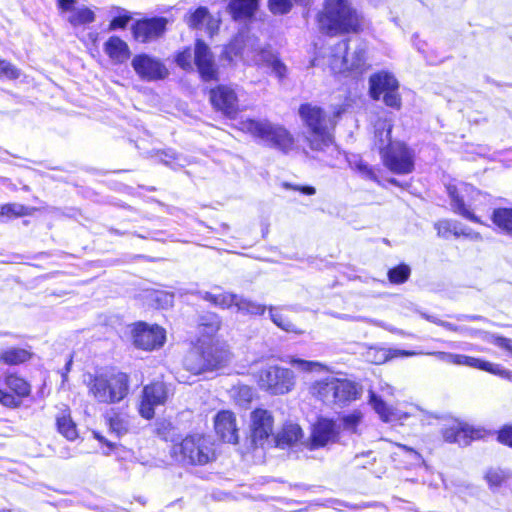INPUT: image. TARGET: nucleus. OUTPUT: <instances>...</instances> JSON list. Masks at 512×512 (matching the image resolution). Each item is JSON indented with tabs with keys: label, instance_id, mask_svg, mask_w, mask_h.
<instances>
[{
	"label": "nucleus",
	"instance_id": "e2e57ef3",
	"mask_svg": "<svg viewBox=\"0 0 512 512\" xmlns=\"http://www.w3.org/2000/svg\"><path fill=\"white\" fill-rule=\"evenodd\" d=\"M461 327L464 328V330L460 331V333L468 334L470 336H477L478 334H480L479 330H475V329L464 327V326H461Z\"/></svg>",
	"mask_w": 512,
	"mask_h": 512
},
{
	"label": "nucleus",
	"instance_id": "4468645a",
	"mask_svg": "<svg viewBox=\"0 0 512 512\" xmlns=\"http://www.w3.org/2000/svg\"><path fill=\"white\" fill-rule=\"evenodd\" d=\"M447 191L451 198L453 211L472 222L478 223L479 219L471 211V206L473 201L481 196L480 191L468 184H461L459 188L449 185Z\"/></svg>",
	"mask_w": 512,
	"mask_h": 512
},
{
	"label": "nucleus",
	"instance_id": "a19ab883",
	"mask_svg": "<svg viewBox=\"0 0 512 512\" xmlns=\"http://www.w3.org/2000/svg\"><path fill=\"white\" fill-rule=\"evenodd\" d=\"M111 14L114 15L109 24V30L111 31L126 28L132 19L130 12L121 7H113L111 9Z\"/></svg>",
	"mask_w": 512,
	"mask_h": 512
},
{
	"label": "nucleus",
	"instance_id": "49530a36",
	"mask_svg": "<svg viewBox=\"0 0 512 512\" xmlns=\"http://www.w3.org/2000/svg\"><path fill=\"white\" fill-rule=\"evenodd\" d=\"M263 68L270 69L271 73L275 75L279 81H283L288 74V67L279 58L278 54L272 57V59L269 60V62H267Z\"/></svg>",
	"mask_w": 512,
	"mask_h": 512
},
{
	"label": "nucleus",
	"instance_id": "ea45409f",
	"mask_svg": "<svg viewBox=\"0 0 512 512\" xmlns=\"http://www.w3.org/2000/svg\"><path fill=\"white\" fill-rule=\"evenodd\" d=\"M435 229L438 232V235L443 238H447L450 234L455 236L460 235H470L465 232L462 228H460L459 223L451 220H441L435 224Z\"/></svg>",
	"mask_w": 512,
	"mask_h": 512
},
{
	"label": "nucleus",
	"instance_id": "774afa93",
	"mask_svg": "<svg viewBox=\"0 0 512 512\" xmlns=\"http://www.w3.org/2000/svg\"><path fill=\"white\" fill-rule=\"evenodd\" d=\"M302 192L307 195H313V194H315V188L306 186V187L302 188Z\"/></svg>",
	"mask_w": 512,
	"mask_h": 512
},
{
	"label": "nucleus",
	"instance_id": "72a5a7b5",
	"mask_svg": "<svg viewBox=\"0 0 512 512\" xmlns=\"http://www.w3.org/2000/svg\"><path fill=\"white\" fill-rule=\"evenodd\" d=\"M31 353L23 348H10L0 354V361L7 365H18L28 361Z\"/></svg>",
	"mask_w": 512,
	"mask_h": 512
},
{
	"label": "nucleus",
	"instance_id": "a211bd4d",
	"mask_svg": "<svg viewBox=\"0 0 512 512\" xmlns=\"http://www.w3.org/2000/svg\"><path fill=\"white\" fill-rule=\"evenodd\" d=\"M212 106L227 117L233 118L239 110L236 91L228 85H219L210 90Z\"/></svg>",
	"mask_w": 512,
	"mask_h": 512
},
{
	"label": "nucleus",
	"instance_id": "7ed1b4c3",
	"mask_svg": "<svg viewBox=\"0 0 512 512\" xmlns=\"http://www.w3.org/2000/svg\"><path fill=\"white\" fill-rule=\"evenodd\" d=\"M317 19L320 29L331 35L356 33L362 26V19L349 0H325Z\"/></svg>",
	"mask_w": 512,
	"mask_h": 512
},
{
	"label": "nucleus",
	"instance_id": "ddd939ff",
	"mask_svg": "<svg viewBox=\"0 0 512 512\" xmlns=\"http://www.w3.org/2000/svg\"><path fill=\"white\" fill-rule=\"evenodd\" d=\"M340 440V424L337 421L320 417L313 424L311 433L306 441V447L310 450L325 448Z\"/></svg>",
	"mask_w": 512,
	"mask_h": 512
},
{
	"label": "nucleus",
	"instance_id": "9b49d317",
	"mask_svg": "<svg viewBox=\"0 0 512 512\" xmlns=\"http://www.w3.org/2000/svg\"><path fill=\"white\" fill-rule=\"evenodd\" d=\"M370 95L374 100H379L383 95L384 103L392 108H400L401 99L398 94V81L387 72L374 74L369 79Z\"/></svg>",
	"mask_w": 512,
	"mask_h": 512
},
{
	"label": "nucleus",
	"instance_id": "2eb2a0df",
	"mask_svg": "<svg viewBox=\"0 0 512 512\" xmlns=\"http://www.w3.org/2000/svg\"><path fill=\"white\" fill-rule=\"evenodd\" d=\"M131 66L137 76L147 82L164 80L169 75V70L161 59L145 53L135 55Z\"/></svg>",
	"mask_w": 512,
	"mask_h": 512
},
{
	"label": "nucleus",
	"instance_id": "a878e982",
	"mask_svg": "<svg viewBox=\"0 0 512 512\" xmlns=\"http://www.w3.org/2000/svg\"><path fill=\"white\" fill-rule=\"evenodd\" d=\"M452 365L459 366H468L472 368H477L483 371L490 372L492 374H500L503 375L507 373L504 371L499 365L490 363L488 361H484L479 358L470 357L462 354H454L453 355V363Z\"/></svg>",
	"mask_w": 512,
	"mask_h": 512
},
{
	"label": "nucleus",
	"instance_id": "aec40b11",
	"mask_svg": "<svg viewBox=\"0 0 512 512\" xmlns=\"http://www.w3.org/2000/svg\"><path fill=\"white\" fill-rule=\"evenodd\" d=\"M166 25L167 20L162 17L138 21L132 28L134 38L141 43L152 41L163 34Z\"/></svg>",
	"mask_w": 512,
	"mask_h": 512
},
{
	"label": "nucleus",
	"instance_id": "dca6fc26",
	"mask_svg": "<svg viewBox=\"0 0 512 512\" xmlns=\"http://www.w3.org/2000/svg\"><path fill=\"white\" fill-rule=\"evenodd\" d=\"M134 345L143 350H154L161 348L166 339V333L163 328L158 325H148L139 322L134 325L132 330Z\"/></svg>",
	"mask_w": 512,
	"mask_h": 512
},
{
	"label": "nucleus",
	"instance_id": "680f3d73",
	"mask_svg": "<svg viewBox=\"0 0 512 512\" xmlns=\"http://www.w3.org/2000/svg\"><path fill=\"white\" fill-rule=\"evenodd\" d=\"M437 325L439 326H442L443 328L449 330V331H454V332H459L460 331H463L464 328L460 327V326H456L450 322H447V321H439V322H436Z\"/></svg>",
	"mask_w": 512,
	"mask_h": 512
},
{
	"label": "nucleus",
	"instance_id": "864d4df0",
	"mask_svg": "<svg viewBox=\"0 0 512 512\" xmlns=\"http://www.w3.org/2000/svg\"><path fill=\"white\" fill-rule=\"evenodd\" d=\"M0 403L6 407L15 408L21 404V401L17 399L14 395L0 388Z\"/></svg>",
	"mask_w": 512,
	"mask_h": 512
},
{
	"label": "nucleus",
	"instance_id": "f8f14e48",
	"mask_svg": "<svg viewBox=\"0 0 512 512\" xmlns=\"http://www.w3.org/2000/svg\"><path fill=\"white\" fill-rule=\"evenodd\" d=\"M380 154L385 167L393 173L405 175L414 169V154L402 142H394Z\"/></svg>",
	"mask_w": 512,
	"mask_h": 512
},
{
	"label": "nucleus",
	"instance_id": "58836bf2",
	"mask_svg": "<svg viewBox=\"0 0 512 512\" xmlns=\"http://www.w3.org/2000/svg\"><path fill=\"white\" fill-rule=\"evenodd\" d=\"M302 436V429L297 424L285 425L282 431L277 435L279 445H291L297 442Z\"/></svg>",
	"mask_w": 512,
	"mask_h": 512
},
{
	"label": "nucleus",
	"instance_id": "5fc2aeb1",
	"mask_svg": "<svg viewBox=\"0 0 512 512\" xmlns=\"http://www.w3.org/2000/svg\"><path fill=\"white\" fill-rule=\"evenodd\" d=\"M498 440L502 444L512 447V425L504 427L498 434Z\"/></svg>",
	"mask_w": 512,
	"mask_h": 512
},
{
	"label": "nucleus",
	"instance_id": "6e6552de",
	"mask_svg": "<svg viewBox=\"0 0 512 512\" xmlns=\"http://www.w3.org/2000/svg\"><path fill=\"white\" fill-rule=\"evenodd\" d=\"M171 455L182 464L205 465L214 459L215 453L211 439L196 434L173 445Z\"/></svg>",
	"mask_w": 512,
	"mask_h": 512
},
{
	"label": "nucleus",
	"instance_id": "bb28decb",
	"mask_svg": "<svg viewBox=\"0 0 512 512\" xmlns=\"http://www.w3.org/2000/svg\"><path fill=\"white\" fill-rule=\"evenodd\" d=\"M257 8V0H231L228 12L236 21L246 20L253 16Z\"/></svg>",
	"mask_w": 512,
	"mask_h": 512
},
{
	"label": "nucleus",
	"instance_id": "f03ea898",
	"mask_svg": "<svg viewBox=\"0 0 512 512\" xmlns=\"http://www.w3.org/2000/svg\"><path fill=\"white\" fill-rule=\"evenodd\" d=\"M308 392L326 406L343 408L360 398L362 387L351 379L331 373L312 381Z\"/></svg>",
	"mask_w": 512,
	"mask_h": 512
},
{
	"label": "nucleus",
	"instance_id": "6e6d98bb",
	"mask_svg": "<svg viewBox=\"0 0 512 512\" xmlns=\"http://www.w3.org/2000/svg\"><path fill=\"white\" fill-rule=\"evenodd\" d=\"M205 358H211L213 354H218L220 352H228L222 347L210 342H206L205 344Z\"/></svg>",
	"mask_w": 512,
	"mask_h": 512
},
{
	"label": "nucleus",
	"instance_id": "09e8293b",
	"mask_svg": "<svg viewBox=\"0 0 512 512\" xmlns=\"http://www.w3.org/2000/svg\"><path fill=\"white\" fill-rule=\"evenodd\" d=\"M29 214L30 208L18 203L5 204L0 210V216L7 218L26 216Z\"/></svg>",
	"mask_w": 512,
	"mask_h": 512
},
{
	"label": "nucleus",
	"instance_id": "37998d69",
	"mask_svg": "<svg viewBox=\"0 0 512 512\" xmlns=\"http://www.w3.org/2000/svg\"><path fill=\"white\" fill-rule=\"evenodd\" d=\"M493 222L502 230L512 233V209L501 208L495 210Z\"/></svg>",
	"mask_w": 512,
	"mask_h": 512
},
{
	"label": "nucleus",
	"instance_id": "cd10ccee",
	"mask_svg": "<svg viewBox=\"0 0 512 512\" xmlns=\"http://www.w3.org/2000/svg\"><path fill=\"white\" fill-rule=\"evenodd\" d=\"M481 435L482 432L480 430H476L469 425L458 424L455 430H447L444 437L449 442L467 444L469 440L480 438Z\"/></svg>",
	"mask_w": 512,
	"mask_h": 512
},
{
	"label": "nucleus",
	"instance_id": "4c0bfd02",
	"mask_svg": "<svg viewBox=\"0 0 512 512\" xmlns=\"http://www.w3.org/2000/svg\"><path fill=\"white\" fill-rule=\"evenodd\" d=\"M235 307L237 311L248 315H263L266 311V306L252 300L237 296Z\"/></svg>",
	"mask_w": 512,
	"mask_h": 512
},
{
	"label": "nucleus",
	"instance_id": "a18cd8bd",
	"mask_svg": "<svg viewBox=\"0 0 512 512\" xmlns=\"http://www.w3.org/2000/svg\"><path fill=\"white\" fill-rule=\"evenodd\" d=\"M108 425L112 432L117 436L127 433L129 429V420L126 416L115 413L108 418Z\"/></svg>",
	"mask_w": 512,
	"mask_h": 512
},
{
	"label": "nucleus",
	"instance_id": "5701e85b",
	"mask_svg": "<svg viewBox=\"0 0 512 512\" xmlns=\"http://www.w3.org/2000/svg\"><path fill=\"white\" fill-rule=\"evenodd\" d=\"M214 426L220 438L227 442L236 444L238 442V430L236 419L231 411H220L215 416Z\"/></svg>",
	"mask_w": 512,
	"mask_h": 512
},
{
	"label": "nucleus",
	"instance_id": "4be33fe9",
	"mask_svg": "<svg viewBox=\"0 0 512 512\" xmlns=\"http://www.w3.org/2000/svg\"><path fill=\"white\" fill-rule=\"evenodd\" d=\"M184 21L189 28L205 30L209 35H213L219 28V21L214 19L206 7H198L189 11Z\"/></svg>",
	"mask_w": 512,
	"mask_h": 512
},
{
	"label": "nucleus",
	"instance_id": "393cba45",
	"mask_svg": "<svg viewBox=\"0 0 512 512\" xmlns=\"http://www.w3.org/2000/svg\"><path fill=\"white\" fill-rule=\"evenodd\" d=\"M369 403L385 422L400 421L409 417V413L389 407L375 392L369 391Z\"/></svg>",
	"mask_w": 512,
	"mask_h": 512
},
{
	"label": "nucleus",
	"instance_id": "052dcab7",
	"mask_svg": "<svg viewBox=\"0 0 512 512\" xmlns=\"http://www.w3.org/2000/svg\"><path fill=\"white\" fill-rule=\"evenodd\" d=\"M496 346L512 352V341L510 339L504 337L496 338Z\"/></svg>",
	"mask_w": 512,
	"mask_h": 512
},
{
	"label": "nucleus",
	"instance_id": "2f4dec72",
	"mask_svg": "<svg viewBox=\"0 0 512 512\" xmlns=\"http://www.w3.org/2000/svg\"><path fill=\"white\" fill-rule=\"evenodd\" d=\"M236 294L221 292V293H212V292H204L202 298L206 301H209L214 306H218L222 309H228L232 306H235L237 300Z\"/></svg>",
	"mask_w": 512,
	"mask_h": 512
},
{
	"label": "nucleus",
	"instance_id": "c756f323",
	"mask_svg": "<svg viewBox=\"0 0 512 512\" xmlns=\"http://www.w3.org/2000/svg\"><path fill=\"white\" fill-rule=\"evenodd\" d=\"M276 54L269 45H258L247 52V59L252 65L262 68Z\"/></svg>",
	"mask_w": 512,
	"mask_h": 512
},
{
	"label": "nucleus",
	"instance_id": "c85d7f7f",
	"mask_svg": "<svg viewBox=\"0 0 512 512\" xmlns=\"http://www.w3.org/2000/svg\"><path fill=\"white\" fill-rule=\"evenodd\" d=\"M374 127V145L379 149L380 153H382L386 147L394 143L391 142L392 124L388 120L380 119L375 123Z\"/></svg>",
	"mask_w": 512,
	"mask_h": 512
},
{
	"label": "nucleus",
	"instance_id": "338daca9",
	"mask_svg": "<svg viewBox=\"0 0 512 512\" xmlns=\"http://www.w3.org/2000/svg\"><path fill=\"white\" fill-rule=\"evenodd\" d=\"M381 390L383 392H385L387 395H393V388L388 384H385V386H382Z\"/></svg>",
	"mask_w": 512,
	"mask_h": 512
},
{
	"label": "nucleus",
	"instance_id": "69168bd1",
	"mask_svg": "<svg viewBox=\"0 0 512 512\" xmlns=\"http://www.w3.org/2000/svg\"><path fill=\"white\" fill-rule=\"evenodd\" d=\"M72 360L70 359L65 365V372L62 373L63 381L67 379V373L70 371Z\"/></svg>",
	"mask_w": 512,
	"mask_h": 512
},
{
	"label": "nucleus",
	"instance_id": "b1692460",
	"mask_svg": "<svg viewBox=\"0 0 512 512\" xmlns=\"http://www.w3.org/2000/svg\"><path fill=\"white\" fill-rule=\"evenodd\" d=\"M103 50L114 64H122L130 57L128 44L118 36H111L104 43Z\"/></svg>",
	"mask_w": 512,
	"mask_h": 512
},
{
	"label": "nucleus",
	"instance_id": "1a4fd4ad",
	"mask_svg": "<svg viewBox=\"0 0 512 512\" xmlns=\"http://www.w3.org/2000/svg\"><path fill=\"white\" fill-rule=\"evenodd\" d=\"M258 384L271 394L283 395L295 386V374L288 368L268 366L259 372Z\"/></svg>",
	"mask_w": 512,
	"mask_h": 512
},
{
	"label": "nucleus",
	"instance_id": "603ef678",
	"mask_svg": "<svg viewBox=\"0 0 512 512\" xmlns=\"http://www.w3.org/2000/svg\"><path fill=\"white\" fill-rule=\"evenodd\" d=\"M20 76V70L10 62L0 59V77L7 79H17Z\"/></svg>",
	"mask_w": 512,
	"mask_h": 512
},
{
	"label": "nucleus",
	"instance_id": "0e129e2a",
	"mask_svg": "<svg viewBox=\"0 0 512 512\" xmlns=\"http://www.w3.org/2000/svg\"><path fill=\"white\" fill-rule=\"evenodd\" d=\"M496 338H500V336L484 334V337H483L484 340H486L490 343H493L494 345H496Z\"/></svg>",
	"mask_w": 512,
	"mask_h": 512
},
{
	"label": "nucleus",
	"instance_id": "7c9ffc66",
	"mask_svg": "<svg viewBox=\"0 0 512 512\" xmlns=\"http://www.w3.org/2000/svg\"><path fill=\"white\" fill-rule=\"evenodd\" d=\"M287 362L293 367L297 368L300 372L304 373H320L323 371H330L327 365L319 361L304 360L295 356H290L288 357Z\"/></svg>",
	"mask_w": 512,
	"mask_h": 512
},
{
	"label": "nucleus",
	"instance_id": "39448f33",
	"mask_svg": "<svg viewBox=\"0 0 512 512\" xmlns=\"http://www.w3.org/2000/svg\"><path fill=\"white\" fill-rule=\"evenodd\" d=\"M175 62L186 71H193L196 67L203 81L218 80V66L214 55L202 40H197L193 49L188 47L178 52Z\"/></svg>",
	"mask_w": 512,
	"mask_h": 512
},
{
	"label": "nucleus",
	"instance_id": "de8ad7c7",
	"mask_svg": "<svg viewBox=\"0 0 512 512\" xmlns=\"http://www.w3.org/2000/svg\"><path fill=\"white\" fill-rule=\"evenodd\" d=\"M411 269L406 264H400L388 271V279L393 284H402L406 282L410 276Z\"/></svg>",
	"mask_w": 512,
	"mask_h": 512
},
{
	"label": "nucleus",
	"instance_id": "8fccbe9b",
	"mask_svg": "<svg viewBox=\"0 0 512 512\" xmlns=\"http://www.w3.org/2000/svg\"><path fill=\"white\" fill-rule=\"evenodd\" d=\"M418 353L412 352V351H406V350H400V349H394V350H380L377 352L376 356L372 361L376 364H381L386 362L390 358L395 357H409L417 355Z\"/></svg>",
	"mask_w": 512,
	"mask_h": 512
},
{
	"label": "nucleus",
	"instance_id": "e433bc0d",
	"mask_svg": "<svg viewBox=\"0 0 512 512\" xmlns=\"http://www.w3.org/2000/svg\"><path fill=\"white\" fill-rule=\"evenodd\" d=\"M220 328V321L216 316H211L207 322H202L198 327L199 338L197 340H205L214 343L213 337Z\"/></svg>",
	"mask_w": 512,
	"mask_h": 512
},
{
	"label": "nucleus",
	"instance_id": "c03bdc74",
	"mask_svg": "<svg viewBox=\"0 0 512 512\" xmlns=\"http://www.w3.org/2000/svg\"><path fill=\"white\" fill-rule=\"evenodd\" d=\"M349 165L352 169L357 171L363 178L373 181L377 180V175L374 169L358 156H353L351 159H349Z\"/></svg>",
	"mask_w": 512,
	"mask_h": 512
},
{
	"label": "nucleus",
	"instance_id": "423d86ee",
	"mask_svg": "<svg viewBox=\"0 0 512 512\" xmlns=\"http://www.w3.org/2000/svg\"><path fill=\"white\" fill-rule=\"evenodd\" d=\"M89 394L99 403L113 404L123 400L129 391L128 375L122 372L93 377L88 385Z\"/></svg>",
	"mask_w": 512,
	"mask_h": 512
},
{
	"label": "nucleus",
	"instance_id": "79ce46f5",
	"mask_svg": "<svg viewBox=\"0 0 512 512\" xmlns=\"http://www.w3.org/2000/svg\"><path fill=\"white\" fill-rule=\"evenodd\" d=\"M363 415L360 411H353L350 414L343 415L337 419V423L340 424V432L342 430L351 433H356L358 425L361 423Z\"/></svg>",
	"mask_w": 512,
	"mask_h": 512
},
{
	"label": "nucleus",
	"instance_id": "20e7f679",
	"mask_svg": "<svg viewBox=\"0 0 512 512\" xmlns=\"http://www.w3.org/2000/svg\"><path fill=\"white\" fill-rule=\"evenodd\" d=\"M367 50L368 45L363 40L356 39L352 46L348 41L342 40L333 48L329 59L330 67L335 73L362 74L369 68Z\"/></svg>",
	"mask_w": 512,
	"mask_h": 512
},
{
	"label": "nucleus",
	"instance_id": "f257e3e1",
	"mask_svg": "<svg viewBox=\"0 0 512 512\" xmlns=\"http://www.w3.org/2000/svg\"><path fill=\"white\" fill-rule=\"evenodd\" d=\"M340 114L341 111L338 110L333 116H329L321 107L312 104L300 106L299 115L307 129L305 140L313 152L333 154L337 151L332 132Z\"/></svg>",
	"mask_w": 512,
	"mask_h": 512
},
{
	"label": "nucleus",
	"instance_id": "bf43d9fd",
	"mask_svg": "<svg viewBox=\"0 0 512 512\" xmlns=\"http://www.w3.org/2000/svg\"><path fill=\"white\" fill-rule=\"evenodd\" d=\"M162 155L164 156V158H161V161L164 164L170 165L173 168H176V165L173 164V161L177 159L175 153H173L171 151H166V152H163Z\"/></svg>",
	"mask_w": 512,
	"mask_h": 512
},
{
	"label": "nucleus",
	"instance_id": "f704fd0d",
	"mask_svg": "<svg viewBox=\"0 0 512 512\" xmlns=\"http://www.w3.org/2000/svg\"><path fill=\"white\" fill-rule=\"evenodd\" d=\"M270 319L272 322L278 326L280 329L286 332H292L296 334H301L303 331L298 329L295 324L292 323L282 312L280 308L277 307H269Z\"/></svg>",
	"mask_w": 512,
	"mask_h": 512
},
{
	"label": "nucleus",
	"instance_id": "3c124183",
	"mask_svg": "<svg viewBox=\"0 0 512 512\" xmlns=\"http://www.w3.org/2000/svg\"><path fill=\"white\" fill-rule=\"evenodd\" d=\"M511 477V474L501 469H491L486 474V480L490 487L497 488L502 486Z\"/></svg>",
	"mask_w": 512,
	"mask_h": 512
},
{
	"label": "nucleus",
	"instance_id": "0eeeda50",
	"mask_svg": "<svg viewBox=\"0 0 512 512\" xmlns=\"http://www.w3.org/2000/svg\"><path fill=\"white\" fill-rule=\"evenodd\" d=\"M239 129L283 152L290 151L294 145V138L287 129L267 120L244 119L239 122Z\"/></svg>",
	"mask_w": 512,
	"mask_h": 512
},
{
	"label": "nucleus",
	"instance_id": "412c9836",
	"mask_svg": "<svg viewBox=\"0 0 512 512\" xmlns=\"http://www.w3.org/2000/svg\"><path fill=\"white\" fill-rule=\"evenodd\" d=\"M273 417L265 409H256L251 413L252 440L255 444L262 445L273 432Z\"/></svg>",
	"mask_w": 512,
	"mask_h": 512
},
{
	"label": "nucleus",
	"instance_id": "473e14b6",
	"mask_svg": "<svg viewBox=\"0 0 512 512\" xmlns=\"http://www.w3.org/2000/svg\"><path fill=\"white\" fill-rule=\"evenodd\" d=\"M56 425L58 432L62 434L67 440L73 441L78 437V432L75 423L66 411L56 418Z\"/></svg>",
	"mask_w": 512,
	"mask_h": 512
},
{
	"label": "nucleus",
	"instance_id": "c9c22d12",
	"mask_svg": "<svg viewBox=\"0 0 512 512\" xmlns=\"http://www.w3.org/2000/svg\"><path fill=\"white\" fill-rule=\"evenodd\" d=\"M6 386L18 397H26L30 394L29 383L17 374H8L5 377Z\"/></svg>",
	"mask_w": 512,
	"mask_h": 512
},
{
	"label": "nucleus",
	"instance_id": "9d476101",
	"mask_svg": "<svg viewBox=\"0 0 512 512\" xmlns=\"http://www.w3.org/2000/svg\"><path fill=\"white\" fill-rule=\"evenodd\" d=\"M205 344V340H197L184 359L185 368L194 374L218 369L228 362L230 358L229 352H220L213 354L211 358H205Z\"/></svg>",
	"mask_w": 512,
	"mask_h": 512
},
{
	"label": "nucleus",
	"instance_id": "f3484780",
	"mask_svg": "<svg viewBox=\"0 0 512 512\" xmlns=\"http://www.w3.org/2000/svg\"><path fill=\"white\" fill-rule=\"evenodd\" d=\"M168 399V389L163 382H154L146 385L142 391L139 413L145 419H152L155 408L164 405Z\"/></svg>",
	"mask_w": 512,
	"mask_h": 512
},
{
	"label": "nucleus",
	"instance_id": "4d7b16f0",
	"mask_svg": "<svg viewBox=\"0 0 512 512\" xmlns=\"http://www.w3.org/2000/svg\"><path fill=\"white\" fill-rule=\"evenodd\" d=\"M427 354L428 355H433L438 360H440L442 362H445L447 364H452L453 363V355H454V353L436 351V352H430V353H427Z\"/></svg>",
	"mask_w": 512,
	"mask_h": 512
},
{
	"label": "nucleus",
	"instance_id": "6ab92c4d",
	"mask_svg": "<svg viewBox=\"0 0 512 512\" xmlns=\"http://www.w3.org/2000/svg\"><path fill=\"white\" fill-rule=\"evenodd\" d=\"M58 7L73 27L95 21V13L85 5H78L77 0H58Z\"/></svg>",
	"mask_w": 512,
	"mask_h": 512
},
{
	"label": "nucleus",
	"instance_id": "13d9d810",
	"mask_svg": "<svg viewBox=\"0 0 512 512\" xmlns=\"http://www.w3.org/2000/svg\"><path fill=\"white\" fill-rule=\"evenodd\" d=\"M239 395L242 397L243 401L250 402L253 398V391L251 388L243 386L239 388Z\"/></svg>",
	"mask_w": 512,
	"mask_h": 512
}]
</instances>
